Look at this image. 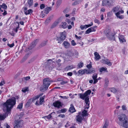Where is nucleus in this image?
<instances>
[{
	"instance_id": "1",
	"label": "nucleus",
	"mask_w": 128,
	"mask_h": 128,
	"mask_svg": "<svg viewBox=\"0 0 128 128\" xmlns=\"http://www.w3.org/2000/svg\"><path fill=\"white\" fill-rule=\"evenodd\" d=\"M19 97L18 96H16L15 97H13L11 98L8 100L6 102L3 104V110L6 111L5 114V116H8V114H10L11 109L16 104V99H18Z\"/></svg>"
},
{
	"instance_id": "2",
	"label": "nucleus",
	"mask_w": 128,
	"mask_h": 128,
	"mask_svg": "<svg viewBox=\"0 0 128 128\" xmlns=\"http://www.w3.org/2000/svg\"><path fill=\"white\" fill-rule=\"evenodd\" d=\"M91 92V91L90 90H86L84 94L80 93L78 94L80 98L83 100H84L86 104V106H84L85 109H88L89 107L90 102L89 100V95Z\"/></svg>"
},
{
	"instance_id": "3",
	"label": "nucleus",
	"mask_w": 128,
	"mask_h": 128,
	"mask_svg": "<svg viewBox=\"0 0 128 128\" xmlns=\"http://www.w3.org/2000/svg\"><path fill=\"white\" fill-rule=\"evenodd\" d=\"M118 119L120 122L118 124L126 128H128V120L126 116L124 114H121L118 116Z\"/></svg>"
},
{
	"instance_id": "4",
	"label": "nucleus",
	"mask_w": 128,
	"mask_h": 128,
	"mask_svg": "<svg viewBox=\"0 0 128 128\" xmlns=\"http://www.w3.org/2000/svg\"><path fill=\"white\" fill-rule=\"evenodd\" d=\"M53 82L50 78H44L43 81V84L40 88V90L43 92L46 91L48 88L50 83Z\"/></svg>"
},
{
	"instance_id": "5",
	"label": "nucleus",
	"mask_w": 128,
	"mask_h": 128,
	"mask_svg": "<svg viewBox=\"0 0 128 128\" xmlns=\"http://www.w3.org/2000/svg\"><path fill=\"white\" fill-rule=\"evenodd\" d=\"M60 36H56V40L58 41V43L62 42L66 38V34L64 32H60L59 34Z\"/></svg>"
},
{
	"instance_id": "6",
	"label": "nucleus",
	"mask_w": 128,
	"mask_h": 128,
	"mask_svg": "<svg viewBox=\"0 0 128 128\" xmlns=\"http://www.w3.org/2000/svg\"><path fill=\"white\" fill-rule=\"evenodd\" d=\"M23 121L21 120H17L14 121L15 125L17 128H21L23 124Z\"/></svg>"
},
{
	"instance_id": "7",
	"label": "nucleus",
	"mask_w": 128,
	"mask_h": 128,
	"mask_svg": "<svg viewBox=\"0 0 128 128\" xmlns=\"http://www.w3.org/2000/svg\"><path fill=\"white\" fill-rule=\"evenodd\" d=\"M115 34H113L111 31H109L106 34L107 37L110 40H114Z\"/></svg>"
},
{
	"instance_id": "8",
	"label": "nucleus",
	"mask_w": 128,
	"mask_h": 128,
	"mask_svg": "<svg viewBox=\"0 0 128 128\" xmlns=\"http://www.w3.org/2000/svg\"><path fill=\"white\" fill-rule=\"evenodd\" d=\"M83 117L81 113L80 112L78 113V114L76 116V120L78 122V124H80L82 122V121L83 120Z\"/></svg>"
},
{
	"instance_id": "9",
	"label": "nucleus",
	"mask_w": 128,
	"mask_h": 128,
	"mask_svg": "<svg viewBox=\"0 0 128 128\" xmlns=\"http://www.w3.org/2000/svg\"><path fill=\"white\" fill-rule=\"evenodd\" d=\"M22 9L24 10V14L26 15L31 14L33 12V10L31 9L27 10L28 8L26 7H24Z\"/></svg>"
},
{
	"instance_id": "10",
	"label": "nucleus",
	"mask_w": 128,
	"mask_h": 128,
	"mask_svg": "<svg viewBox=\"0 0 128 128\" xmlns=\"http://www.w3.org/2000/svg\"><path fill=\"white\" fill-rule=\"evenodd\" d=\"M53 104L54 106L56 108H59L62 106L61 102L58 101H56L54 102Z\"/></svg>"
},
{
	"instance_id": "11",
	"label": "nucleus",
	"mask_w": 128,
	"mask_h": 128,
	"mask_svg": "<svg viewBox=\"0 0 128 128\" xmlns=\"http://www.w3.org/2000/svg\"><path fill=\"white\" fill-rule=\"evenodd\" d=\"M39 41V40L38 39H36L34 40L33 42H32L30 48L31 49L34 47Z\"/></svg>"
},
{
	"instance_id": "12",
	"label": "nucleus",
	"mask_w": 128,
	"mask_h": 128,
	"mask_svg": "<svg viewBox=\"0 0 128 128\" xmlns=\"http://www.w3.org/2000/svg\"><path fill=\"white\" fill-rule=\"evenodd\" d=\"M76 52L75 51L70 50L68 51L67 53V55L70 57H72L76 54Z\"/></svg>"
},
{
	"instance_id": "13",
	"label": "nucleus",
	"mask_w": 128,
	"mask_h": 128,
	"mask_svg": "<svg viewBox=\"0 0 128 128\" xmlns=\"http://www.w3.org/2000/svg\"><path fill=\"white\" fill-rule=\"evenodd\" d=\"M70 106V107L69 108V111L71 113H73L75 112L76 110L73 104H71Z\"/></svg>"
},
{
	"instance_id": "14",
	"label": "nucleus",
	"mask_w": 128,
	"mask_h": 128,
	"mask_svg": "<svg viewBox=\"0 0 128 128\" xmlns=\"http://www.w3.org/2000/svg\"><path fill=\"white\" fill-rule=\"evenodd\" d=\"M102 4L103 6L107 5L110 6L111 5V4L108 0H104L102 1Z\"/></svg>"
},
{
	"instance_id": "15",
	"label": "nucleus",
	"mask_w": 128,
	"mask_h": 128,
	"mask_svg": "<svg viewBox=\"0 0 128 128\" xmlns=\"http://www.w3.org/2000/svg\"><path fill=\"white\" fill-rule=\"evenodd\" d=\"M65 48H69L70 46V44L69 42L66 41H64L63 44Z\"/></svg>"
},
{
	"instance_id": "16",
	"label": "nucleus",
	"mask_w": 128,
	"mask_h": 128,
	"mask_svg": "<svg viewBox=\"0 0 128 128\" xmlns=\"http://www.w3.org/2000/svg\"><path fill=\"white\" fill-rule=\"evenodd\" d=\"M94 55L95 56L94 58L96 60H98L100 58V56L98 52H95Z\"/></svg>"
},
{
	"instance_id": "17",
	"label": "nucleus",
	"mask_w": 128,
	"mask_h": 128,
	"mask_svg": "<svg viewBox=\"0 0 128 128\" xmlns=\"http://www.w3.org/2000/svg\"><path fill=\"white\" fill-rule=\"evenodd\" d=\"M103 62L104 63L108 65L109 66H111L112 65V62H110L109 60L108 59L104 60Z\"/></svg>"
},
{
	"instance_id": "18",
	"label": "nucleus",
	"mask_w": 128,
	"mask_h": 128,
	"mask_svg": "<svg viewBox=\"0 0 128 128\" xmlns=\"http://www.w3.org/2000/svg\"><path fill=\"white\" fill-rule=\"evenodd\" d=\"M27 3L29 8H30L33 5V0H28Z\"/></svg>"
},
{
	"instance_id": "19",
	"label": "nucleus",
	"mask_w": 128,
	"mask_h": 128,
	"mask_svg": "<svg viewBox=\"0 0 128 128\" xmlns=\"http://www.w3.org/2000/svg\"><path fill=\"white\" fill-rule=\"evenodd\" d=\"M45 96H43L42 97H40V104L42 105L44 102V99Z\"/></svg>"
},
{
	"instance_id": "20",
	"label": "nucleus",
	"mask_w": 128,
	"mask_h": 128,
	"mask_svg": "<svg viewBox=\"0 0 128 128\" xmlns=\"http://www.w3.org/2000/svg\"><path fill=\"white\" fill-rule=\"evenodd\" d=\"M119 39L121 43H122L124 42H126V40L124 39L123 36H120L119 37Z\"/></svg>"
},
{
	"instance_id": "21",
	"label": "nucleus",
	"mask_w": 128,
	"mask_h": 128,
	"mask_svg": "<svg viewBox=\"0 0 128 128\" xmlns=\"http://www.w3.org/2000/svg\"><path fill=\"white\" fill-rule=\"evenodd\" d=\"M78 72V76L80 75L83 74H85L84 69L79 70Z\"/></svg>"
},
{
	"instance_id": "22",
	"label": "nucleus",
	"mask_w": 128,
	"mask_h": 128,
	"mask_svg": "<svg viewBox=\"0 0 128 128\" xmlns=\"http://www.w3.org/2000/svg\"><path fill=\"white\" fill-rule=\"evenodd\" d=\"M51 8L49 7L46 8L45 9L44 13L46 14H48Z\"/></svg>"
},
{
	"instance_id": "23",
	"label": "nucleus",
	"mask_w": 128,
	"mask_h": 128,
	"mask_svg": "<svg viewBox=\"0 0 128 128\" xmlns=\"http://www.w3.org/2000/svg\"><path fill=\"white\" fill-rule=\"evenodd\" d=\"M47 41H44L42 42L41 44L39 45V47L40 48H42L45 46L47 44Z\"/></svg>"
},
{
	"instance_id": "24",
	"label": "nucleus",
	"mask_w": 128,
	"mask_h": 128,
	"mask_svg": "<svg viewBox=\"0 0 128 128\" xmlns=\"http://www.w3.org/2000/svg\"><path fill=\"white\" fill-rule=\"evenodd\" d=\"M2 8L4 9H6L7 8V6L5 3H3L2 5H0V10H1V8Z\"/></svg>"
},
{
	"instance_id": "25",
	"label": "nucleus",
	"mask_w": 128,
	"mask_h": 128,
	"mask_svg": "<svg viewBox=\"0 0 128 128\" xmlns=\"http://www.w3.org/2000/svg\"><path fill=\"white\" fill-rule=\"evenodd\" d=\"M54 67L55 66H52L50 65H49L46 67V68L48 70V71H50L52 70V68H54Z\"/></svg>"
},
{
	"instance_id": "26",
	"label": "nucleus",
	"mask_w": 128,
	"mask_h": 128,
	"mask_svg": "<svg viewBox=\"0 0 128 128\" xmlns=\"http://www.w3.org/2000/svg\"><path fill=\"white\" fill-rule=\"evenodd\" d=\"M107 68H104V67H102L100 69V72H105L107 70Z\"/></svg>"
},
{
	"instance_id": "27",
	"label": "nucleus",
	"mask_w": 128,
	"mask_h": 128,
	"mask_svg": "<svg viewBox=\"0 0 128 128\" xmlns=\"http://www.w3.org/2000/svg\"><path fill=\"white\" fill-rule=\"evenodd\" d=\"M81 115L83 116H87L88 115L87 111L84 110L82 112V114H81Z\"/></svg>"
},
{
	"instance_id": "28",
	"label": "nucleus",
	"mask_w": 128,
	"mask_h": 128,
	"mask_svg": "<svg viewBox=\"0 0 128 128\" xmlns=\"http://www.w3.org/2000/svg\"><path fill=\"white\" fill-rule=\"evenodd\" d=\"M16 23L18 24V26L16 28H14L13 29V30L16 32H18V28H19V24L18 22H16Z\"/></svg>"
},
{
	"instance_id": "29",
	"label": "nucleus",
	"mask_w": 128,
	"mask_h": 128,
	"mask_svg": "<svg viewBox=\"0 0 128 128\" xmlns=\"http://www.w3.org/2000/svg\"><path fill=\"white\" fill-rule=\"evenodd\" d=\"M66 22H62V23L61 26L62 28H67L66 26Z\"/></svg>"
},
{
	"instance_id": "30",
	"label": "nucleus",
	"mask_w": 128,
	"mask_h": 128,
	"mask_svg": "<svg viewBox=\"0 0 128 128\" xmlns=\"http://www.w3.org/2000/svg\"><path fill=\"white\" fill-rule=\"evenodd\" d=\"M110 90L111 92L114 93H116L117 91L116 89L114 88H110Z\"/></svg>"
},
{
	"instance_id": "31",
	"label": "nucleus",
	"mask_w": 128,
	"mask_h": 128,
	"mask_svg": "<svg viewBox=\"0 0 128 128\" xmlns=\"http://www.w3.org/2000/svg\"><path fill=\"white\" fill-rule=\"evenodd\" d=\"M74 68V67L72 65L70 66L66 67V69L67 70H71Z\"/></svg>"
},
{
	"instance_id": "32",
	"label": "nucleus",
	"mask_w": 128,
	"mask_h": 128,
	"mask_svg": "<svg viewBox=\"0 0 128 128\" xmlns=\"http://www.w3.org/2000/svg\"><path fill=\"white\" fill-rule=\"evenodd\" d=\"M22 106L23 103H21L18 105L17 108L19 109L20 110H21L22 108Z\"/></svg>"
},
{
	"instance_id": "33",
	"label": "nucleus",
	"mask_w": 128,
	"mask_h": 128,
	"mask_svg": "<svg viewBox=\"0 0 128 128\" xmlns=\"http://www.w3.org/2000/svg\"><path fill=\"white\" fill-rule=\"evenodd\" d=\"M67 110L66 108H64L62 109L61 110L59 111V113H65L66 111Z\"/></svg>"
},
{
	"instance_id": "34",
	"label": "nucleus",
	"mask_w": 128,
	"mask_h": 128,
	"mask_svg": "<svg viewBox=\"0 0 128 128\" xmlns=\"http://www.w3.org/2000/svg\"><path fill=\"white\" fill-rule=\"evenodd\" d=\"M84 66V64L83 62H80L78 64V68H80L83 66Z\"/></svg>"
},
{
	"instance_id": "35",
	"label": "nucleus",
	"mask_w": 128,
	"mask_h": 128,
	"mask_svg": "<svg viewBox=\"0 0 128 128\" xmlns=\"http://www.w3.org/2000/svg\"><path fill=\"white\" fill-rule=\"evenodd\" d=\"M97 27V26H94L92 27H91L90 28L91 29V32H95L96 30V28Z\"/></svg>"
},
{
	"instance_id": "36",
	"label": "nucleus",
	"mask_w": 128,
	"mask_h": 128,
	"mask_svg": "<svg viewBox=\"0 0 128 128\" xmlns=\"http://www.w3.org/2000/svg\"><path fill=\"white\" fill-rule=\"evenodd\" d=\"M51 114H49L48 115L45 116L44 117L45 119H49L51 118L52 117Z\"/></svg>"
},
{
	"instance_id": "37",
	"label": "nucleus",
	"mask_w": 128,
	"mask_h": 128,
	"mask_svg": "<svg viewBox=\"0 0 128 128\" xmlns=\"http://www.w3.org/2000/svg\"><path fill=\"white\" fill-rule=\"evenodd\" d=\"M119 10V8L118 7H116L113 8V10L114 12H117Z\"/></svg>"
},
{
	"instance_id": "38",
	"label": "nucleus",
	"mask_w": 128,
	"mask_h": 128,
	"mask_svg": "<svg viewBox=\"0 0 128 128\" xmlns=\"http://www.w3.org/2000/svg\"><path fill=\"white\" fill-rule=\"evenodd\" d=\"M30 78V76H28L26 77H24L22 79V80L23 81L24 80H29Z\"/></svg>"
},
{
	"instance_id": "39",
	"label": "nucleus",
	"mask_w": 128,
	"mask_h": 128,
	"mask_svg": "<svg viewBox=\"0 0 128 128\" xmlns=\"http://www.w3.org/2000/svg\"><path fill=\"white\" fill-rule=\"evenodd\" d=\"M89 71L90 74H93L95 72V70L94 68H92V69H91V70H89Z\"/></svg>"
},
{
	"instance_id": "40",
	"label": "nucleus",
	"mask_w": 128,
	"mask_h": 128,
	"mask_svg": "<svg viewBox=\"0 0 128 128\" xmlns=\"http://www.w3.org/2000/svg\"><path fill=\"white\" fill-rule=\"evenodd\" d=\"M91 30L90 28H88L85 32V34H88L91 32Z\"/></svg>"
},
{
	"instance_id": "41",
	"label": "nucleus",
	"mask_w": 128,
	"mask_h": 128,
	"mask_svg": "<svg viewBox=\"0 0 128 128\" xmlns=\"http://www.w3.org/2000/svg\"><path fill=\"white\" fill-rule=\"evenodd\" d=\"M97 74H94L92 76V78L93 80H95V79H96L97 77Z\"/></svg>"
},
{
	"instance_id": "42",
	"label": "nucleus",
	"mask_w": 128,
	"mask_h": 128,
	"mask_svg": "<svg viewBox=\"0 0 128 128\" xmlns=\"http://www.w3.org/2000/svg\"><path fill=\"white\" fill-rule=\"evenodd\" d=\"M30 100H29L26 103V106H27L28 107L29 106H30Z\"/></svg>"
},
{
	"instance_id": "43",
	"label": "nucleus",
	"mask_w": 128,
	"mask_h": 128,
	"mask_svg": "<svg viewBox=\"0 0 128 128\" xmlns=\"http://www.w3.org/2000/svg\"><path fill=\"white\" fill-rule=\"evenodd\" d=\"M40 96H39L38 95L35 96L33 98L32 100H36L38 99L39 98Z\"/></svg>"
},
{
	"instance_id": "44",
	"label": "nucleus",
	"mask_w": 128,
	"mask_h": 128,
	"mask_svg": "<svg viewBox=\"0 0 128 128\" xmlns=\"http://www.w3.org/2000/svg\"><path fill=\"white\" fill-rule=\"evenodd\" d=\"M5 117L3 115L0 114V120H4L5 118Z\"/></svg>"
},
{
	"instance_id": "45",
	"label": "nucleus",
	"mask_w": 128,
	"mask_h": 128,
	"mask_svg": "<svg viewBox=\"0 0 128 128\" xmlns=\"http://www.w3.org/2000/svg\"><path fill=\"white\" fill-rule=\"evenodd\" d=\"M7 45L10 48H12L14 46V43H12L11 44H8Z\"/></svg>"
},
{
	"instance_id": "46",
	"label": "nucleus",
	"mask_w": 128,
	"mask_h": 128,
	"mask_svg": "<svg viewBox=\"0 0 128 128\" xmlns=\"http://www.w3.org/2000/svg\"><path fill=\"white\" fill-rule=\"evenodd\" d=\"M94 21L95 23H97L98 24H100V22L99 20L97 19H95Z\"/></svg>"
},
{
	"instance_id": "47",
	"label": "nucleus",
	"mask_w": 128,
	"mask_h": 128,
	"mask_svg": "<svg viewBox=\"0 0 128 128\" xmlns=\"http://www.w3.org/2000/svg\"><path fill=\"white\" fill-rule=\"evenodd\" d=\"M58 117L63 118L65 117V116L64 114H60L58 116Z\"/></svg>"
},
{
	"instance_id": "48",
	"label": "nucleus",
	"mask_w": 128,
	"mask_h": 128,
	"mask_svg": "<svg viewBox=\"0 0 128 128\" xmlns=\"http://www.w3.org/2000/svg\"><path fill=\"white\" fill-rule=\"evenodd\" d=\"M58 23L57 22H54L52 25V28H54L58 24Z\"/></svg>"
},
{
	"instance_id": "49",
	"label": "nucleus",
	"mask_w": 128,
	"mask_h": 128,
	"mask_svg": "<svg viewBox=\"0 0 128 128\" xmlns=\"http://www.w3.org/2000/svg\"><path fill=\"white\" fill-rule=\"evenodd\" d=\"M72 44V45L74 46L76 45V43L74 42V40H72L71 41Z\"/></svg>"
},
{
	"instance_id": "50",
	"label": "nucleus",
	"mask_w": 128,
	"mask_h": 128,
	"mask_svg": "<svg viewBox=\"0 0 128 128\" xmlns=\"http://www.w3.org/2000/svg\"><path fill=\"white\" fill-rule=\"evenodd\" d=\"M67 83V82L65 81H62L60 82L61 84L63 85L64 84H66Z\"/></svg>"
},
{
	"instance_id": "51",
	"label": "nucleus",
	"mask_w": 128,
	"mask_h": 128,
	"mask_svg": "<svg viewBox=\"0 0 128 128\" xmlns=\"http://www.w3.org/2000/svg\"><path fill=\"white\" fill-rule=\"evenodd\" d=\"M45 7V5L44 4H42L40 5V8L42 9L44 8Z\"/></svg>"
},
{
	"instance_id": "52",
	"label": "nucleus",
	"mask_w": 128,
	"mask_h": 128,
	"mask_svg": "<svg viewBox=\"0 0 128 128\" xmlns=\"http://www.w3.org/2000/svg\"><path fill=\"white\" fill-rule=\"evenodd\" d=\"M108 126V124H107V122H105L104 124L103 127V128H107Z\"/></svg>"
},
{
	"instance_id": "53",
	"label": "nucleus",
	"mask_w": 128,
	"mask_h": 128,
	"mask_svg": "<svg viewBox=\"0 0 128 128\" xmlns=\"http://www.w3.org/2000/svg\"><path fill=\"white\" fill-rule=\"evenodd\" d=\"M78 1H76L74 2L72 4V5L73 6H75L78 4Z\"/></svg>"
},
{
	"instance_id": "54",
	"label": "nucleus",
	"mask_w": 128,
	"mask_h": 128,
	"mask_svg": "<svg viewBox=\"0 0 128 128\" xmlns=\"http://www.w3.org/2000/svg\"><path fill=\"white\" fill-rule=\"evenodd\" d=\"M62 2V0H58L57 2V4L58 5H60V4Z\"/></svg>"
},
{
	"instance_id": "55",
	"label": "nucleus",
	"mask_w": 128,
	"mask_h": 128,
	"mask_svg": "<svg viewBox=\"0 0 128 128\" xmlns=\"http://www.w3.org/2000/svg\"><path fill=\"white\" fill-rule=\"evenodd\" d=\"M109 81H108L107 80H105V83L104 84L106 86H107L108 84Z\"/></svg>"
},
{
	"instance_id": "56",
	"label": "nucleus",
	"mask_w": 128,
	"mask_h": 128,
	"mask_svg": "<svg viewBox=\"0 0 128 128\" xmlns=\"http://www.w3.org/2000/svg\"><path fill=\"white\" fill-rule=\"evenodd\" d=\"M5 83V82L4 80H2L1 81L0 83V86H2Z\"/></svg>"
},
{
	"instance_id": "57",
	"label": "nucleus",
	"mask_w": 128,
	"mask_h": 128,
	"mask_svg": "<svg viewBox=\"0 0 128 128\" xmlns=\"http://www.w3.org/2000/svg\"><path fill=\"white\" fill-rule=\"evenodd\" d=\"M84 72H85V73L86 74H90L89 70H88L86 69H84Z\"/></svg>"
},
{
	"instance_id": "58",
	"label": "nucleus",
	"mask_w": 128,
	"mask_h": 128,
	"mask_svg": "<svg viewBox=\"0 0 128 128\" xmlns=\"http://www.w3.org/2000/svg\"><path fill=\"white\" fill-rule=\"evenodd\" d=\"M86 67L90 69L92 67V65L90 64H88L86 66Z\"/></svg>"
},
{
	"instance_id": "59",
	"label": "nucleus",
	"mask_w": 128,
	"mask_h": 128,
	"mask_svg": "<svg viewBox=\"0 0 128 128\" xmlns=\"http://www.w3.org/2000/svg\"><path fill=\"white\" fill-rule=\"evenodd\" d=\"M122 109L123 110H126V106L125 105H123L122 106Z\"/></svg>"
},
{
	"instance_id": "60",
	"label": "nucleus",
	"mask_w": 128,
	"mask_h": 128,
	"mask_svg": "<svg viewBox=\"0 0 128 128\" xmlns=\"http://www.w3.org/2000/svg\"><path fill=\"white\" fill-rule=\"evenodd\" d=\"M27 88H23L22 90V91L24 92H26L27 91Z\"/></svg>"
},
{
	"instance_id": "61",
	"label": "nucleus",
	"mask_w": 128,
	"mask_h": 128,
	"mask_svg": "<svg viewBox=\"0 0 128 128\" xmlns=\"http://www.w3.org/2000/svg\"><path fill=\"white\" fill-rule=\"evenodd\" d=\"M35 104L36 106H39V105H41L40 104V103H39V101L38 100H37L36 101V103H35Z\"/></svg>"
},
{
	"instance_id": "62",
	"label": "nucleus",
	"mask_w": 128,
	"mask_h": 128,
	"mask_svg": "<svg viewBox=\"0 0 128 128\" xmlns=\"http://www.w3.org/2000/svg\"><path fill=\"white\" fill-rule=\"evenodd\" d=\"M120 13L118 11V12H117V13H116V16L117 17H118L120 16Z\"/></svg>"
},
{
	"instance_id": "63",
	"label": "nucleus",
	"mask_w": 128,
	"mask_h": 128,
	"mask_svg": "<svg viewBox=\"0 0 128 128\" xmlns=\"http://www.w3.org/2000/svg\"><path fill=\"white\" fill-rule=\"evenodd\" d=\"M80 27L82 30H83L84 28H85L84 25H81L80 26Z\"/></svg>"
},
{
	"instance_id": "64",
	"label": "nucleus",
	"mask_w": 128,
	"mask_h": 128,
	"mask_svg": "<svg viewBox=\"0 0 128 128\" xmlns=\"http://www.w3.org/2000/svg\"><path fill=\"white\" fill-rule=\"evenodd\" d=\"M94 80V82H93V84H96V83H97L98 82V80L96 78V79H95V80Z\"/></svg>"
}]
</instances>
